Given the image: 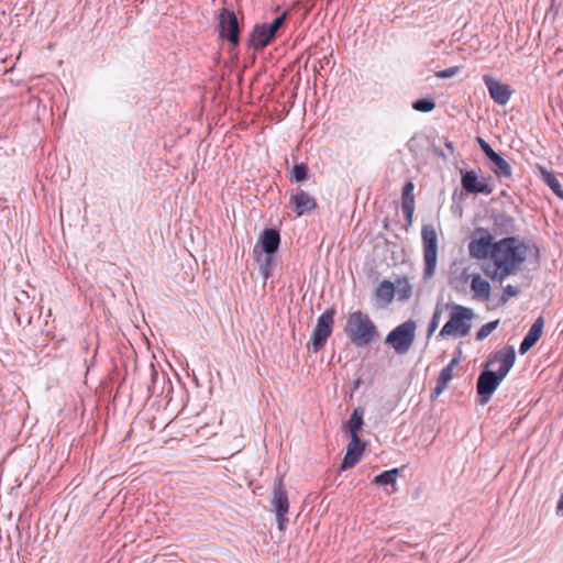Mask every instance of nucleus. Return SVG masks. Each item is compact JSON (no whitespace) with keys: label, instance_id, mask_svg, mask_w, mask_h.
I'll list each match as a JSON object with an SVG mask.
<instances>
[{"label":"nucleus","instance_id":"nucleus-1","mask_svg":"<svg viewBox=\"0 0 563 563\" xmlns=\"http://www.w3.org/2000/svg\"><path fill=\"white\" fill-rule=\"evenodd\" d=\"M529 254V246L519 238L509 236L495 242V278L516 274Z\"/></svg>","mask_w":563,"mask_h":563},{"label":"nucleus","instance_id":"nucleus-2","mask_svg":"<svg viewBox=\"0 0 563 563\" xmlns=\"http://www.w3.org/2000/svg\"><path fill=\"white\" fill-rule=\"evenodd\" d=\"M345 332L350 341L357 347L371 345L379 336L374 321L361 310L349 313Z\"/></svg>","mask_w":563,"mask_h":563},{"label":"nucleus","instance_id":"nucleus-3","mask_svg":"<svg viewBox=\"0 0 563 563\" xmlns=\"http://www.w3.org/2000/svg\"><path fill=\"white\" fill-rule=\"evenodd\" d=\"M472 309L461 305H454L449 320L444 323L438 336L445 338L455 335L463 338L467 335L472 328Z\"/></svg>","mask_w":563,"mask_h":563},{"label":"nucleus","instance_id":"nucleus-4","mask_svg":"<svg viewBox=\"0 0 563 563\" xmlns=\"http://www.w3.org/2000/svg\"><path fill=\"white\" fill-rule=\"evenodd\" d=\"M335 314L336 310L331 307L325 309L318 317L317 324L313 328L311 338L307 344L308 351L318 353L324 347L329 336L332 334Z\"/></svg>","mask_w":563,"mask_h":563},{"label":"nucleus","instance_id":"nucleus-5","mask_svg":"<svg viewBox=\"0 0 563 563\" xmlns=\"http://www.w3.org/2000/svg\"><path fill=\"white\" fill-rule=\"evenodd\" d=\"M417 324L409 319L395 327L385 338V343L390 345L398 355L406 354L412 346L416 338Z\"/></svg>","mask_w":563,"mask_h":563},{"label":"nucleus","instance_id":"nucleus-6","mask_svg":"<svg viewBox=\"0 0 563 563\" xmlns=\"http://www.w3.org/2000/svg\"><path fill=\"white\" fill-rule=\"evenodd\" d=\"M423 245V278H431L437 268L438 261V238L432 224H423L421 229Z\"/></svg>","mask_w":563,"mask_h":563},{"label":"nucleus","instance_id":"nucleus-7","mask_svg":"<svg viewBox=\"0 0 563 563\" xmlns=\"http://www.w3.org/2000/svg\"><path fill=\"white\" fill-rule=\"evenodd\" d=\"M468 253L476 260H493V233L486 228H475L468 243Z\"/></svg>","mask_w":563,"mask_h":563},{"label":"nucleus","instance_id":"nucleus-8","mask_svg":"<svg viewBox=\"0 0 563 563\" xmlns=\"http://www.w3.org/2000/svg\"><path fill=\"white\" fill-rule=\"evenodd\" d=\"M219 36L232 46L240 44L241 26L233 10L222 8L218 16Z\"/></svg>","mask_w":563,"mask_h":563},{"label":"nucleus","instance_id":"nucleus-9","mask_svg":"<svg viewBox=\"0 0 563 563\" xmlns=\"http://www.w3.org/2000/svg\"><path fill=\"white\" fill-rule=\"evenodd\" d=\"M500 209L495 208V227H498L500 233H509L515 230L514 214L517 212V206L511 196L504 190L498 199Z\"/></svg>","mask_w":563,"mask_h":563},{"label":"nucleus","instance_id":"nucleus-10","mask_svg":"<svg viewBox=\"0 0 563 563\" xmlns=\"http://www.w3.org/2000/svg\"><path fill=\"white\" fill-rule=\"evenodd\" d=\"M493 352L486 356L485 366L477 378L476 391L477 402L481 406L486 405L493 396Z\"/></svg>","mask_w":563,"mask_h":563},{"label":"nucleus","instance_id":"nucleus-11","mask_svg":"<svg viewBox=\"0 0 563 563\" xmlns=\"http://www.w3.org/2000/svg\"><path fill=\"white\" fill-rule=\"evenodd\" d=\"M366 442L361 438L355 439L350 437V443L347 444L345 455L343 456L339 466L340 471H346L353 467L362 459Z\"/></svg>","mask_w":563,"mask_h":563},{"label":"nucleus","instance_id":"nucleus-12","mask_svg":"<svg viewBox=\"0 0 563 563\" xmlns=\"http://www.w3.org/2000/svg\"><path fill=\"white\" fill-rule=\"evenodd\" d=\"M515 360L516 352L512 346L504 347L499 352L495 353V362L499 363L498 369L495 371V389L514 366Z\"/></svg>","mask_w":563,"mask_h":563},{"label":"nucleus","instance_id":"nucleus-13","mask_svg":"<svg viewBox=\"0 0 563 563\" xmlns=\"http://www.w3.org/2000/svg\"><path fill=\"white\" fill-rule=\"evenodd\" d=\"M289 203L297 217L309 213L318 207L317 200L302 189L290 196Z\"/></svg>","mask_w":563,"mask_h":563},{"label":"nucleus","instance_id":"nucleus-14","mask_svg":"<svg viewBox=\"0 0 563 563\" xmlns=\"http://www.w3.org/2000/svg\"><path fill=\"white\" fill-rule=\"evenodd\" d=\"M461 185L462 189L468 194L478 195L492 192L490 186L485 180H481L474 169L462 172Z\"/></svg>","mask_w":563,"mask_h":563},{"label":"nucleus","instance_id":"nucleus-15","mask_svg":"<svg viewBox=\"0 0 563 563\" xmlns=\"http://www.w3.org/2000/svg\"><path fill=\"white\" fill-rule=\"evenodd\" d=\"M271 510L275 514L287 515L289 510V499L286 487L282 478L275 481L273 486V498L271 500Z\"/></svg>","mask_w":563,"mask_h":563},{"label":"nucleus","instance_id":"nucleus-16","mask_svg":"<svg viewBox=\"0 0 563 563\" xmlns=\"http://www.w3.org/2000/svg\"><path fill=\"white\" fill-rule=\"evenodd\" d=\"M280 242L279 230L276 228H266L261 232L257 244L261 247V253H277Z\"/></svg>","mask_w":563,"mask_h":563},{"label":"nucleus","instance_id":"nucleus-17","mask_svg":"<svg viewBox=\"0 0 563 563\" xmlns=\"http://www.w3.org/2000/svg\"><path fill=\"white\" fill-rule=\"evenodd\" d=\"M274 36L268 32L267 23L255 24L247 38L249 47L256 51L265 48Z\"/></svg>","mask_w":563,"mask_h":563},{"label":"nucleus","instance_id":"nucleus-18","mask_svg":"<svg viewBox=\"0 0 563 563\" xmlns=\"http://www.w3.org/2000/svg\"><path fill=\"white\" fill-rule=\"evenodd\" d=\"M543 327L544 319L540 316L536 319L520 344L519 351L521 354L527 353L539 341L543 332Z\"/></svg>","mask_w":563,"mask_h":563},{"label":"nucleus","instance_id":"nucleus-19","mask_svg":"<svg viewBox=\"0 0 563 563\" xmlns=\"http://www.w3.org/2000/svg\"><path fill=\"white\" fill-rule=\"evenodd\" d=\"M396 296V285L388 279L383 280L374 291V300L379 307H387Z\"/></svg>","mask_w":563,"mask_h":563},{"label":"nucleus","instance_id":"nucleus-20","mask_svg":"<svg viewBox=\"0 0 563 563\" xmlns=\"http://www.w3.org/2000/svg\"><path fill=\"white\" fill-rule=\"evenodd\" d=\"M364 409L358 406L353 409L349 420L344 424V428L350 437H354L355 439L360 438L358 433L364 426Z\"/></svg>","mask_w":563,"mask_h":563},{"label":"nucleus","instance_id":"nucleus-21","mask_svg":"<svg viewBox=\"0 0 563 563\" xmlns=\"http://www.w3.org/2000/svg\"><path fill=\"white\" fill-rule=\"evenodd\" d=\"M256 262L265 284L273 276L276 266V253H261L256 256Z\"/></svg>","mask_w":563,"mask_h":563},{"label":"nucleus","instance_id":"nucleus-22","mask_svg":"<svg viewBox=\"0 0 563 563\" xmlns=\"http://www.w3.org/2000/svg\"><path fill=\"white\" fill-rule=\"evenodd\" d=\"M151 384L147 386V389L152 396H159L164 393L165 385L167 384L169 389H172V385L169 379L164 373H158L154 366H151Z\"/></svg>","mask_w":563,"mask_h":563},{"label":"nucleus","instance_id":"nucleus-23","mask_svg":"<svg viewBox=\"0 0 563 563\" xmlns=\"http://www.w3.org/2000/svg\"><path fill=\"white\" fill-rule=\"evenodd\" d=\"M471 289L474 296L479 299H488L492 286L487 279H484L478 273L472 274Z\"/></svg>","mask_w":563,"mask_h":563},{"label":"nucleus","instance_id":"nucleus-24","mask_svg":"<svg viewBox=\"0 0 563 563\" xmlns=\"http://www.w3.org/2000/svg\"><path fill=\"white\" fill-rule=\"evenodd\" d=\"M542 180L551 188V190L560 198L563 199V188L554 173L548 170L543 166L538 167Z\"/></svg>","mask_w":563,"mask_h":563},{"label":"nucleus","instance_id":"nucleus-25","mask_svg":"<svg viewBox=\"0 0 563 563\" xmlns=\"http://www.w3.org/2000/svg\"><path fill=\"white\" fill-rule=\"evenodd\" d=\"M396 285V295L398 300L407 301L412 295V286L406 276L398 277L394 283Z\"/></svg>","mask_w":563,"mask_h":563},{"label":"nucleus","instance_id":"nucleus-26","mask_svg":"<svg viewBox=\"0 0 563 563\" xmlns=\"http://www.w3.org/2000/svg\"><path fill=\"white\" fill-rule=\"evenodd\" d=\"M310 177V168L306 163H297L294 165L290 172V181L291 183H303L308 180Z\"/></svg>","mask_w":563,"mask_h":563},{"label":"nucleus","instance_id":"nucleus-27","mask_svg":"<svg viewBox=\"0 0 563 563\" xmlns=\"http://www.w3.org/2000/svg\"><path fill=\"white\" fill-rule=\"evenodd\" d=\"M471 277L472 274L468 273V268H464L459 275L451 277L450 285L454 290L464 292Z\"/></svg>","mask_w":563,"mask_h":563},{"label":"nucleus","instance_id":"nucleus-28","mask_svg":"<svg viewBox=\"0 0 563 563\" xmlns=\"http://www.w3.org/2000/svg\"><path fill=\"white\" fill-rule=\"evenodd\" d=\"M495 175L508 180L512 179V169L510 164L497 153H495Z\"/></svg>","mask_w":563,"mask_h":563},{"label":"nucleus","instance_id":"nucleus-29","mask_svg":"<svg viewBox=\"0 0 563 563\" xmlns=\"http://www.w3.org/2000/svg\"><path fill=\"white\" fill-rule=\"evenodd\" d=\"M415 184L412 180H407L401 190V209L415 208Z\"/></svg>","mask_w":563,"mask_h":563},{"label":"nucleus","instance_id":"nucleus-30","mask_svg":"<svg viewBox=\"0 0 563 563\" xmlns=\"http://www.w3.org/2000/svg\"><path fill=\"white\" fill-rule=\"evenodd\" d=\"M399 470L398 468H390L386 470L374 478V484H377L379 486H388L394 485L396 483L397 476H398Z\"/></svg>","mask_w":563,"mask_h":563},{"label":"nucleus","instance_id":"nucleus-31","mask_svg":"<svg viewBox=\"0 0 563 563\" xmlns=\"http://www.w3.org/2000/svg\"><path fill=\"white\" fill-rule=\"evenodd\" d=\"M514 90L500 82L495 81V102L499 104H506L510 97L512 96Z\"/></svg>","mask_w":563,"mask_h":563},{"label":"nucleus","instance_id":"nucleus-32","mask_svg":"<svg viewBox=\"0 0 563 563\" xmlns=\"http://www.w3.org/2000/svg\"><path fill=\"white\" fill-rule=\"evenodd\" d=\"M411 107L418 112L428 113L435 109L437 103L433 98H419L412 102Z\"/></svg>","mask_w":563,"mask_h":563},{"label":"nucleus","instance_id":"nucleus-33","mask_svg":"<svg viewBox=\"0 0 563 563\" xmlns=\"http://www.w3.org/2000/svg\"><path fill=\"white\" fill-rule=\"evenodd\" d=\"M14 317L19 325L26 327L32 322V313L30 311H25L22 306H18L14 308Z\"/></svg>","mask_w":563,"mask_h":563},{"label":"nucleus","instance_id":"nucleus-34","mask_svg":"<svg viewBox=\"0 0 563 563\" xmlns=\"http://www.w3.org/2000/svg\"><path fill=\"white\" fill-rule=\"evenodd\" d=\"M287 12L277 15L271 23H267L268 32L275 37L278 30L285 24Z\"/></svg>","mask_w":563,"mask_h":563},{"label":"nucleus","instance_id":"nucleus-35","mask_svg":"<svg viewBox=\"0 0 563 563\" xmlns=\"http://www.w3.org/2000/svg\"><path fill=\"white\" fill-rule=\"evenodd\" d=\"M441 313H442V309L438 305L435 307V309L433 311V314H432V318H431V320H430V322L428 324V329H427V335L428 336H431L433 334V332L437 330V328L439 327Z\"/></svg>","mask_w":563,"mask_h":563},{"label":"nucleus","instance_id":"nucleus-36","mask_svg":"<svg viewBox=\"0 0 563 563\" xmlns=\"http://www.w3.org/2000/svg\"><path fill=\"white\" fill-rule=\"evenodd\" d=\"M490 333H493V321L486 322L482 328L476 332V340H483L487 338Z\"/></svg>","mask_w":563,"mask_h":563},{"label":"nucleus","instance_id":"nucleus-37","mask_svg":"<svg viewBox=\"0 0 563 563\" xmlns=\"http://www.w3.org/2000/svg\"><path fill=\"white\" fill-rule=\"evenodd\" d=\"M481 148L485 153L489 163H493V146L482 137H477Z\"/></svg>","mask_w":563,"mask_h":563},{"label":"nucleus","instance_id":"nucleus-38","mask_svg":"<svg viewBox=\"0 0 563 563\" xmlns=\"http://www.w3.org/2000/svg\"><path fill=\"white\" fill-rule=\"evenodd\" d=\"M401 210L404 212L405 220H406L404 229H405V231H408L411 228L412 222H413L415 208H404Z\"/></svg>","mask_w":563,"mask_h":563},{"label":"nucleus","instance_id":"nucleus-39","mask_svg":"<svg viewBox=\"0 0 563 563\" xmlns=\"http://www.w3.org/2000/svg\"><path fill=\"white\" fill-rule=\"evenodd\" d=\"M519 294V290L517 287H514L511 285H508L503 292V296L500 297V301L503 303L507 302V300L511 297H516Z\"/></svg>","mask_w":563,"mask_h":563},{"label":"nucleus","instance_id":"nucleus-40","mask_svg":"<svg viewBox=\"0 0 563 563\" xmlns=\"http://www.w3.org/2000/svg\"><path fill=\"white\" fill-rule=\"evenodd\" d=\"M452 371L449 367H443L437 378V382L448 386L449 382L452 378Z\"/></svg>","mask_w":563,"mask_h":563},{"label":"nucleus","instance_id":"nucleus-41","mask_svg":"<svg viewBox=\"0 0 563 563\" xmlns=\"http://www.w3.org/2000/svg\"><path fill=\"white\" fill-rule=\"evenodd\" d=\"M460 70V67L453 66L437 73L438 78H451L455 76Z\"/></svg>","mask_w":563,"mask_h":563},{"label":"nucleus","instance_id":"nucleus-42","mask_svg":"<svg viewBox=\"0 0 563 563\" xmlns=\"http://www.w3.org/2000/svg\"><path fill=\"white\" fill-rule=\"evenodd\" d=\"M483 80L485 82V86L488 90V93H489V97L493 98V88H494V85H493V74H485L483 75Z\"/></svg>","mask_w":563,"mask_h":563},{"label":"nucleus","instance_id":"nucleus-43","mask_svg":"<svg viewBox=\"0 0 563 563\" xmlns=\"http://www.w3.org/2000/svg\"><path fill=\"white\" fill-rule=\"evenodd\" d=\"M445 388H446V386H445V385H443V384H441V383L437 382V383H435V386L433 387V389H432V391H431V398H432V399L438 398V397L442 394V391H443Z\"/></svg>","mask_w":563,"mask_h":563},{"label":"nucleus","instance_id":"nucleus-44","mask_svg":"<svg viewBox=\"0 0 563 563\" xmlns=\"http://www.w3.org/2000/svg\"><path fill=\"white\" fill-rule=\"evenodd\" d=\"M275 515H276L278 529L282 531L285 530L286 523L288 522V519L286 517L287 515H280V514H275Z\"/></svg>","mask_w":563,"mask_h":563},{"label":"nucleus","instance_id":"nucleus-45","mask_svg":"<svg viewBox=\"0 0 563 563\" xmlns=\"http://www.w3.org/2000/svg\"><path fill=\"white\" fill-rule=\"evenodd\" d=\"M460 356L461 350L457 351V354L453 356L452 360L444 367H449V369L453 372V367L460 362Z\"/></svg>","mask_w":563,"mask_h":563},{"label":"nucleus","instance_id":"nucleus-46","mask_svg":"<svg viewBox=\"0 0 563 563\" xmlns=\"http://www.w3.org/2000/svg\"><path fill=\"white\" fill-rule=\"evenodd\" d=\"M431 148L437 156L442 157L444 161L448 158L446 154L440 147L432 145Z\"/></svg>","mask_w":563,"mask_h":563},{"label":"nucleus","instance_id":"nucleus-47","mask_svg":"<svg viewBox=\"0 0 563 563\" xmlns=\"http://www.w3.org/2000/svg\"><path fill=\"white\" fill-rule=\"evenodd\" d=\"M483 272L484 274L493 280V266L492 265H486L483 267Z\"/></svg>","mask_w":563,"mask_h":563},{"label":"nucleus","instance_id":"nucleus-48","mask_svg":"<svg viewBox=\"0 0 563 563\" xmlns=\"http://www.w3.org/2000/svg\"><path fill=\"white\" fill-rule=\"evenodd\" d=\"M444 145H445V147L448 148L449 153H450V154H453V152H454V145H453V142H452V141H450V140H448V139H445Z\"/></svg>","mask_w":563,"mask_h":563},{"label":"nucleus","instance_id":"nucleus-49","mask_svg":"<svg viewBox=\"0 0 563 563\" xmlns=\"http://www.w3.org/2000/svg\"><path fill=\"white\" fill-rule=\"evenodd\" d=\"M20 296H21V297L16 296V298H15V299H16V301L19 302V306H22V299H29V295H27V292H26V291H21V292H20Z\"/></svg>","mask_w":563,"mask_h":563},{"label":"nucleus","instance_id":"nucleus-50","mask_svg":"<svg viewBox=\"0 0 563 563\" xmlns=\"http://www.w3.org/2000/svg\"><path fill=\"white\" fill-rule=\"evenodd\" d=\"M361 384H362V379L361 378L354 379L353 383H352V390L358 389Z\"/></svg>","mask_w":563,"mask_h":563},{"label":"nucleus","instance_id":"nucleus-51","mask_svg":"<svg viewBox=\"0 0 563 563\" xmlns=\"http://www.w3.org/2000/svg\"><path fill=\"white\" fill-rule=\"evenodd\" d=\"M556 509H558V512L563 511V493H562V494H561V496H560V499H559V501H558V507H556Z\"/></svg>","mask_w":563,"mask_h":563},{"label":"nucleus","instance_id":"nucleus-52","mask_svg":"<svg viewBox=\"0 0 563 563\" xmlns=\"http://www.w3.org/2000/svg\"><path fill=\"white\" fill-rule=\"evenodd\" d=\"M384 228H385V229H388L387 220H384Z\"/></svg>","mask_w":563,"mask_h":563},{"label":"nucleus","instance_id":"nucleus-53","mask_svg":"<svg viewBox=\"0 0 563 563\" xmlns=\"http://www.w3.org/2000/svg\"><path fill=\"white\" fill-rule=\"evenodd\" d=\"M494 325H495V328H497V325H498V320H495Z\"/></svg>","mask_w":563,"mask_h":563}]
</instances>
